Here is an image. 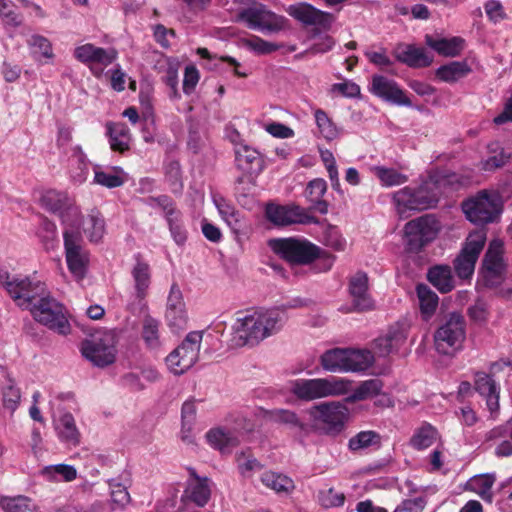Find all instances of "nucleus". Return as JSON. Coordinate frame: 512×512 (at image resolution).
Instances as JSON below:
<instances>
[{
    "instance_id": "58836bf2",
    "label": "nucleus",
    "mask_w": 512,
    "mask_h": 512,
    "mask_svg": "<svg viewBox=\"0 0 512 512\" xmlns=\"http://www.w3.org/2000/svg\"><path fill=\"white\" fill-rule=\"evenodd\" d=\"M416 293L419 302V309L423 320L428 321L434 315L439 298L427 285L419 284L416 287Z\"/></svg>"
},
{
    "instance_id": "c85d7f7f",
    "label": "nucleus",
    "mask_w": 512,
    "mask_h": 512,
    "mask_svg": "<svg viewBox=\"0 0 512 512\" xmlns=\"http://www.w3.org/2000/svg\"><path fill=\"white\" fill-rule=\"evenodd\" d=\"M511 153L499 142L492 141L486 147V155L478 168L483 172H494L504 167L510 160Z\"/></svg>"
},
{
    "instance_id": "423d86ee",
    "label": "nucleus",
    "mask_w": 512,
    "mask_h": 512,
    "mask_svg": "<svg viewBox=\"0 0 512 512\" xmlns=\"http://www.w3.org/2000/svg\"><path fill=\"white\" fill-rule=\"evenodd\" d=\"M0 284L23 310L43 295L46 286L43 282L23 275H11L7 270H0Z\"/></svg>"
},
{
    "instance_id": "1a4fd4ad",
    "label": "nucleus",
    "mask_w": 512,
    "mask_h": 512,
    "mask_svg": "<svg viewBox=\"0 0 512 512\" xmlns=\"http://www.w3.org/2000/svg\"><path fill=\"white\" fill-rule=\"evenodd\" d=\"M505 274L504 244L500 239H494L485 253L478 283L489 288H498L504 283Z\"/></svg>"
},
{
    "instance_id": "37998d69",
    "label": "nucleus",
    "mask_w": 512,
    "mask_h": 512,
    "mask_svg": "<svg viewBox=\"0 0 512 512\" xmlns=\"http://www.w3.org/2000/svg\"><path fill=\"white\" fill-rule=\"evenodd\" d=\"M291 391L301 400L320 398V379H296L291 382Z\"/></svg>"
},
{
    "instance_id": "ea45409f",
    "label": "nucleus",
    "mask_w": 512,
    "mask_h": 512,
    "mask_svg": "<svg viewBox=\"0 0 512 512\" xmlns=\"http://www.w3.org/2000/svg\"><path fill=\"white\" fill-rule=\"evenodd\" d=\"M206 438L210 445L223 453L229 452L239 443V439L235 433L223 428L209 430L206 434Z\"/></svg>"
},
{
    "instance_id": "7ed1b4c3",
    "label": "nucleus",
    "mask_w": 512,
    "mask_h": 512,
    "mask_svg": "<svg viewBox=\"0 0 512 512\" xmlns=\"http://www.w3.org/2000/svg\"><path fill=\"white\" fill-rule=\"evenodd\" d=\"M304 195L310 202L309 208L306 209L296 204L278 205L271 203L266 206V218L276 226L317 223V218L311 213L320 205V179L310 181Z\"/></svg>"
},
{
    "instance_id": "052dcab7",
    "label": "nucleus",
    "mask_w": 512,
    "mask_h": 512,
    "mask_svg": "<svg viewBox=\"0 0 512 512\" xmlns=\"http://www.w3.org/2000/svg\"><path fill=\"white\" fill-rule=\"evenodd\" d=\"M350 383L342 378L330 376L322 378V397L342 395L349 390Z\"/></svg>"
},
{
    "instance_id": "bf43d9fd",
    "label": "nucleus",
    "mask_w": 512,
    "mask_h": 512,
    "mask_svg": "<svg viewBox=\"0 0 512 512\" xmlns=\"http://www.w3.org/2000/svg\"><path fill=\"white\" fill-rule=\"evenodd\" d=\"M21 398L19 388L14 385L12 379L7 378V383L2 387V400L4 408L8 409L10 413H14L17 409Z\"/></svg>"
},
{
    "instance_id": "a19ab883",
    "label": "nucleus",
    "mask_w": 512,
    "mask_h": 512,
    "mask_svg": "<svg viewBox=\"0 0 512 512\" xmlns=\"http://www.w3.org/2000/svg\"><path fill=\"white\" fill-rule=\"evenodd\" d=\"M496 480L495 474L476 475L467 482V489L477 494L482 500L493 501L492 487Z\"/></svg>"
},
{
    "instance_id": "774afa93",
    "label": "nucleus",
    "mask_w": 512,
    "mask_h": 512,
    "mask_svg": "<svg viewBox=\"0 0 512 512\" xmlns=\"http://www.w3.org/2000/svg\"><path fill=\"white\" fill-rule=\"evenodd\" d=\"M200 74L194 65H187L184 70V79L182 89L186 95H190L198 84Z\"/></svg>"
},
{
    "instance_id": "6e6552de",
    "label": "nucleus",
    "mask_w": 512,
    "mask_h": 512,
    "mask_svg": "<svg viewBox=\"0 0 512 512\" xmlns=\"http://www.w3.org/2000/svg\"><path fill=\"white\" fill-rule=\"evenodd\" d=\"M64 250L67 267L77 280H82L89 267L90 254L83 243L79 225L63 231Z\"/></svg>"
},
{
    "instance_id": "4be33fe9",
    "label": "nucleus",
    "mask_w": 512,
    "mask_h": 512,
    "mask_svg": "<svg viewBox=\"0 0 512 512\" xmlns=\"http://www.w3.org/2000/svg\"><path fill=\"white\" fill-rule=\"evenodd\" d=\"M408 330L407 321H399L390 326L385 335L375 340V349L379 356H386L398 350L405 343Z\"/></svg>"
},
{
    "instance_id": "5fc2aeb1",
    "label": "nucleus",
    "mask_w": 512,
    "mask_h": 512,
    "mask_svg": "<svg viewBox=\"0 0 512 512\" xmlns=\"http://www.w3.org/2000/svg\"><path fill=\"white\" fill-rule=\"evenodd\" d=\"M346 349L335 348L322 354V368L333 372H345Z\"/></svg>"
},
{
    "instance_id": "cd10ccee",
    "label": "nucleus",
    "mask_w": 512,
    "mask_h": 512,
    "mask_svg": "<svg viewBox=\"0 0 512 512\" xmlns=\"http://www.w3.org/2000/svg\"><path fill=\"white\" fill-rule=\"evenodd\" d=\"M289 16L298 21L303 28L311 30L314 35L320 32V10L306 2L289 5L286 8Z\"/></svg>"
},
{
    "instance_id": "f8f14e48",
    "label": "nucleus",
    "mask_w": 512,
    "mask_h": 512,
    "mask_svg": "<svg viewBox=\"0 0 512 512\" xmlns=\"http://www.w3.org/2000/svg\"><path fill=\"white\" fill-rule=\"evenodd\" d=\"M465 336L463 317L458 313H451L435 332L436 350L442 354H451L462 347Z\"/></svg>"
},
{
    "instance_id": "4468645a",
    "label": "nucleus",
    "mask_w": 512,
    "mask_h": 512,
    "mask_svg": "<svg viewBox=\"0 0 512 512\" xmlns=\"http://www.w3.org/2000/svg\"><path fill=\"white\" fill-rule=\"evenodd\" d=\"M40 201L43 208L60 217L64 229L79 225V208L66 193L48 190L42 194Z\"/></svg>"
},
{
    "instance_id": "393cba45",
    "label": "nucleus",
    "mask_w": 512,
    "mask_h": 512,
    "mask_svg": "<svg viewBox=\"0 0 512 512\" xmlns=\"http://www.w3.org/2000/svg\"><path fill=\"white\" fill-rule=\"evenodd\" d=\"M348 419V409L340 403L322 402V432L329 435L339 434Z\"/></svg>"
},
{
    "instance_id": "4d7b16f0",
    "label": "nucleus",
    "mask_w": 512,
    "mask_h": 512,
    "mask_svg": "<svg viewBox=\"0 0 512 512\" xmlns=\"http://www.w3.org/2000/svg\"><path fill=\"white\" fill-rule=\"evenodd\" d=\"M322 245L334 250L343 251L346 247V240L336 226L322 225Z\"/></svg>"
},
{
    "instance_id": "13d9d810",
    "label": "nucleus",
    "mask_w": 512,
    "mask_h": 512,
    "mask_svg": "<svg viewBox=\"0 0 512 512\" xmlns=\"http://www.w3.org/2000/svg\"><path fill=\"white\" fill-rule=\"evenodd\" d=\"M322 163L324 164L329 180L331 182L332 188L338 192L340 195H343L344 192L342 190L339 173L336 165V160L332 152L326 150H322Z\"/></svg>"
},
{
    "instance_id": "9d476101",
    "label": "nucleus",
    "mask_w": 512,
    "mask_h": 512,
    "mask_svg": "<svg viewBox=\"0 0 512 512\" xmlns=\"http://www.w3.org/2000/svg\"><path fill=\"white\" fill-rule=\"evenodd\" d=\"M202 338V331L188 333L182 343L166 357V364L172 373L181 375L197 362Z\"/></svg>"
},
{
    "instance_id": "dca6fc26",
    "label": "nucleus",
    "mask_w": 512,
    "mask_h": 512,
    "mask_svg": "<svg viewBox=\"0 0 512 512\" xmlns=\"http://www.w3.org/2000/svg\"><path fill=\"white\" fill-rule=\"evenodd\" d=\"M485 241L486 233L483 230H477L469 234L464 247L454 262V268L458 277L467 279L472 276Z\"/></svg>"
},
{
    "instance_id": "680f3d73",
    "label": "nucleus",
    "mask_w": 512,
    "mask_h": 512,
    "mask_svg": "<svg viewBox=\"0 0 512 512\" xmlns=\"http://www.w3.org/2000/svg\"><path fill=\"white\" fill-rule=\"evenodd\" d=\"M165 178L173 192H180L182 190V173L178 161L172 160L165 165Z\"/></svg>"
},
{
    "instance_id": "338daca9",
    "label": "nucleus",
    "mask_w": 512,
    "mask_h": 512,
    "mask_svg": "<svg viewBox=\"0 0 512 512\" xmlns=\"http://www.w3.org/2000/svg\"><path fill=\"white\" fill-rule=\"evenodd\" d=\"M28 45L34 49V53H39L45 58H52V46L50 41L41 35H32L27 41Z\"/></svg>"
},
{
    "instance_id": "bb28decb",
    "label": "nucleus",
    "mask_w": 512,
    "mask_h": 512,
    "mask_svg": "<svg viewBox=\"0 0 512 512\" xmlns=\"http://www.w3.org/2000/svg\"><path fill=\"white\" fill-rule=\"evenodd\" d=\"M476 391L485 399L487 409L493 418L499 413L500 386L488 374L477 372L474 381Z\"/></svg>"
},
{
    "instance_id": "5701e85b",
    "label": "nucleus",
    "mask_w": 512,
    "mask_h": 512,
    "mask_svg": "<svg viewBox=\"0 0 512 512\" xmlns=\"http://www.w3.org/2000/svg\"><path fill=\"white\" fill-rule=\"evenodd\" d=\"M408 330L407 321H399L390 326L385 335L375 340V349L379 356H386L398 350L405 343Z\"/></svg>"
},
{
    "instance_id": "de8ad7c7",
    "label": "nucleus",
    "mask_w": 512,
    "mask_h": 512,
    "mask_svg": "<svg viewBox=\"0 0 512 512\" xmlns=\"http://www.w3.org/2000/svg\"><path fill=\"white\" fill-rule=\"evenodd\" d=\"M261 482L276 493L289 494L295 487L291 478L272 471L264 472L261 475Z\"/></svg>"
},
{
    "instance_id": "e2e57ef3",
    "label": "nucleus",
    "mask_w": 512,
    "mask_h": 512,
    "mask_svg": "<svg viewBox=\"0 0 512 512\" xmlns=\"http://www.w3.org/2000/svg\"><path fill=\"white\" fill-rule=\"evenodd\" d=\"M382 382L378 379H371L362 382L354 391V400H365L375 397L382 390Z\"/></svg>"
},
{
    "instance_id": "2eb2a0df",
    "label": "nucleus",
    "mask_w": 512,
    "mask_h": 512,
    "mask_svg": "<svg viewBox=\"0 0 512 512\" xmlns=\"http://www.w3.org/2000/svg\"><path fill=\"white\" fill-rule=\"evenodd\" d=\"M237 21L245 23L253 30L274 32L282 28L284 18L277 16L261 3H253L238 12Z\"/></svg>"
},
{
    "instance_id": "aec40b11",
    "label": "nucleus",
    "mask_w": 512,
    "mask_h": 512,
    "mask_svg": "<svg viewBox=\"0 0 512 512\" xmlns=\"http://www.w3.org/2000/svg\"><path fill=\"white\" fill-rule=\"evenodd\" d=\"M305 415V422H301L293 411L285 409L270 411V417L275 422L298 426L305 432H309L310 429L317 430L320 424V404H314L309 410L305 411Z\"/></svg>"
},
{
    "instance_id": "864d4df0",
    "label": "nucleus",
    "mask_w": 512,
    "mask_h": 512,
    "mask_svg": "<svg viewBox=\"0 0 512 512\" xmlns=\"http://www.w3.org/2000/svg\"><path fill=\"white\" fill-rule=\"evenodd\" d=\"M437 437V430L430 424L425 423L415 430L410 439V444L417 450H424L433 445Z\"/></svg>"
},
{
    "instance_id": "a878e982",
    "label": "nucleus",
    "mask_w": 512,
    "mask_h": 512,
    "mask_svg": "<svg viewBox=\"0 0 512 512\" xmlns=\"http://www.w3.org/2000/svg\"><path fill=\"white\" fill-rule=\"evenodd\" d=\"M349 294L355 310L368 311L374 308V301L368 292V276L366 273L358 271L350 277Z\"/></svg>"
},
{
    "instance_id": "0eeeda50",
    "label": "nucleus",
    "mask_w": 512,
    "mask_h": 512,
    "mask_svg": "<svg viewBox=\"0 0 512 512\" xmlns=\"http://www.w3.org/2000/svg\"><path fill=\"white\" fill-rule=\"evenodd\" d=\"M271 249L292 265H308L320 257V248L305 238H278L269 242Z\"/></svg>"
},
{
    "instance_id": "49530a36",
    "label": "nucleus",
    "mask_w": 512,
    "mask_h": 512,
    "mask_svg": "<svg viewBox=\"0 0 512 512\" xmlns=\"http://www.w3.org/2000/svg\"><path fill=\"white\" fill-rule=\"evenodd\" d=\"M212 200L221 218L227 223V225L233 230H238L240 228L239 211L220 195H213Z\"/></svg>"
},
{
    "instance_id": "8fccbe9b",
    "label": "nucleus",
    "mask_w": 512,
    "mask_h": 512,
    "mask_svg": "<svg viewBox=\"0 0 512 512\" xmlns=\"http://www.w3.org/2000/svg\"><path fill=\"white\" fill-rule=\"evenodd\" d=\"M41 475L48 481L51 482H60L66 481L70 482L76 479L77 471L76 468L72 465L67 464H56L45 466L41 470Z\"/></svg>"
},
{
    "instance_id": "3c124183",
    "label": "nucleus",
    "mask_w": 512,
    "mask_h": 512,
    "mask_svg": "<svg viewBox=\"0 0 512 512\" xmlns=\"http://www.w3.org/2000/svg\"><path fill=\"white\" fill-rule=\"evenodd\" d=\"M130 482L128 473H123L118 478L108 480L113 503L124 507L130 502V495L127 491V484Z\"/></svg>"
},
{
    "instance_id": "4c0bfd02",
    "label": "nucleus",
    "mask_w": 512,
    "mask_h": 512,
    "mask_svg": "<svg viewBox=\"0 0 512 512\" xmlns=\"http://www.w3.org/2000/svg\"><path fill=\"white\" fill-rule=\"evenodd\" d=\"M373 362L374 356L368 350L346 349L345 372H364Z\"/></svg>"
},
{
    "instance_id": "e433bc0d",
    "label": "nucleus",
    "mask_w": 512,
    "mask_h": 512,
    "mask_svg": "<svg viewBox=\"0 0 512 512\" xmlns=\"http://www.w3.org/2000/svg\"><path fill=\"white\" fill-rule=\"evenodd\" d=\"M55 428L62 442L72 446H77L80 443V432L71 413L61 415L56 421Z\"/></svg>"
},
{
    "instance_id": "c9c22d12",
    "label": "nucleus",
    "mask_w": 512,
    "mask_h": 512,
    "mask_svg": "<svg viewBox=\"0 0 512 512\" xmlns=\"http://www.w3.org/2000/svg\"><path fill=\"white\" fill-rule=\"evenodd\" d=\"M107 134L109 136V144L113 151L124 153L130 149V130L123 123L107 124Z\"/></svg>"
},
{
    "instance_id": "a18cd8bd",
    "label": "nucleus",
    "mask_w": 512,
    "mask_h": 512,
    "mask_svg": "<svg viewBox=\"0 0 512 512\" xmlns=\"http://www.w3.org/2000/svg\"><path fill=\"white\" fill-rule=\"evenodd\" d=\"M160 321L150 314H146L142 320L141 336L146 346L150 349L160 347Z\"/></svg>"
},
{
    "instance_id": "603ef678",
    "label": "nucleus",
    "mask_w": 512,
    "mask_h": 512,
    "mask_svg": "<svg viewBox=\"0 0 512 512\" xmlns=\"http://www.w3.org/2000/svg\"><path fill=\"white\" fill-rule=\"evenodd\" d=\"M371 172L379 179L383 187L400 186L408 181V176L394 168L373 166Z\"/></svg>"
},
{
    "instance_id": "a211bd4d",
    "label": "nucleus",
    "mask_w": 512,
    "mask_h": 512,
    "mask_svg": "<svg viewBox=\"0 0 512 512\" xmlns=\"http://www.w3.org/2000/svg\"><path fill=\"white\" fill-rule=\"evenodd\" d=\"M369 91L376 97L399 106H411V101L396 81L383 75H373Z\"/></svg>"
},
{
    "instance_id": "7c9ffc66",
    "label": "nucleus",
    "mask_w": 512,
    "mask_h": 512,
    "mask_svg": "<svg viewBox=\"0 0 512 512\" xmlns=\"http://www.w3.org/2000/svg\"><path fill=\"white\" fill-rule=\"evenodd\" d=\"M74 57L85 64L99 63L108 66L115 60L116 52L113 49H104L87 43L75 48Z\"/></svg>"
},
{
    "instance_id": "c03bdc74",
    "label": "nucleus",
    "mask_w": 512,
    "mask_h": 512,
    "mask_svg": "<svg viewBox=\"0 0 512 512\" xmlns=\"http://www.w3.org/2000/svg\"><path fill=\"white\" fill-rule=\"evenodd\" d=\"M428 280L441 292H449L454 287L452 272L449 266H435L428 271Z\"/></svg>"
},
{
    "instance_id": "f03ea898",
    "label": "nucleus",
    "mask_w": 512,
    "mask_h": 512,
    "mask_svg": "<svg viewBox=\"0 0 512 512\" xmlns=\"http://www.w3.org/2000/svg\"><path fill=\"white\" fill-rule=\"evenodd\" d=\"M287 321V314L279 308L257 310L237 318L233 330L241 345L254 346L277 334Z\"/></svg>"
},
{
    "instance_id": "6e6d98bb",
    "label": "nucleus",
    "mask_w": 512,
    "mask_h": 512,
    "mask_svg": "<svg viewBox=\"0 0 512 512\" xmlns=\"http://www.w3.org/2000/svg\"><path fill=\"white\" fill-rule=\"evenodd\" d=\"M165 319L168 327L173 333H179L187 328L188 315L186 306L166 309Z\"/></svg>"
},
{
    "instance_id": "f704fd0d",
    "label": "nucleus",
    "mask_w": 512,
    "mask_h": 512,
    "mask_svg": "<svg viewBox=\"0 0 512 512\" xmlns=\"http://www.w3.org/2000/svg\"><path fill=\"white\" fill-rule=\"evenodd\" d=\"M471 72L472 69L467 61H452L441 65L435 71V75L443 82L455 83L469 75Z\"/></svg>"
},
{
    "instance_id": "0e129e2a",
    "label": "nucleus",
    "mask_w": 512,
    "mask_h": 512,
    "mask_svg": "<svg viewBox=\"0 0 512 512\" xmlns=\"http://www.w3.org/2000/svg\"><path fill=\"white\" fill-rule=\"evenodd\" d=\"M237 466L239 472L244 477H250L254 471H259L262 468L260 462L250 453L246 452H241L237 455Z\"/></svg>"
},
{
    "instance_id": "9b49d317",
    "label": "nucleus",
    "mask_w": 512,
    "mask_h": 512,
    "mask_svg": "<svg viewBox=\"0 0 512 512\" xmlns=\"http://www.w3.org/2000/svg\"><path fill=\"white\" fill-rule=\"evenodd\" d=\"M403 231L408 249L419 251L437 237L440 224L434 216L424 215L407 222Z\"/></svg>"
},
{
    "instance_id": "ddd939ff",
    "label": "nucleus",
    "mask_w": 512,
    "mask_h": 512,
    "mask_svg": "<svg viewBox=\"0 0 512 512\" xmlns=\"http://www.w3.org/2000/svg\"><path fill=\"white\" fill-rule=\"evenodd\" d=\"M116 336L113 331H103L86 340L81 347L82 355L94 365L105 367L115 361Z\"/></svg>"
},
{
    "instance_id": "69168bd1",
    "label": "nucleus",
    "mask_w": 512,
    "mask_h": 512,
    "mask_svg": "<svg viewBox=\"0 0 512 512\" xmlns=\"http://www.w3.org/2000/svg\"><path fill=\"white\" fill-rule=\"evenodd\" d=\"M0 505L5 512H33L30 500L22 496L3 498Z\"/></svg>"
},
{
    "instance_id": "09e8293b",
    "label": "nucleus",
    "mask_w": 512,
    "mask_h": 512,
    "mask_svg": "<svg viewBox=\"0 0 512 512\" xmlns=\"http://www.w3.org/2000/svg\"><path fill=\"white\" fill-rule=\"evenodd\" d=\"M381 436L373 430H365L357 433L348 441V449L352 452H359L372 447H379Z\"/></svg>"
},
{
    "instance_id": "2f4dec72",
    "label": "nucleus",
    "mask_w": 512,
    "mask_h": 512,
    "mask_svg": "<svg viewBox=\"0 0 512 512\" xmlns=\"http://www.w3.org/2000/svg\"><path fill=\"white\" fill-rule=\"evenodd\" d=\"M424 40L429 48L444 57H456L465 47V40L458 36L445 38L426 34Z\"/></svg>"
},
{
    "instance_id": "f257e3e1",
    "label": "nucleus",
    "mask_w": 512,
    "mask_h": 512,
    "mask_svg": "<svg viewBox=\"0 0 512 512\" xmlns=\"http://www.w3.org/2000/svg\"><path fill=\"white\" fill-rule=\"evenodd\" d=\"M448 182L439 172L431 173L419 186H406L392 194V204L397 215L408 218L413 212L432 208L438 202L442 187Z\"/></svg>"
},
{
    "instance_id": "6ab92c4d",
    "label": "nucleus",
    "mask_w": 512,
    "mask_h": 512,
    "mask_svg": "<svg viewBox=\"0 0 512 512\" xmlns=\"http://www.w3.org/2000/svg\"><path fill=\"white\" fill-rule=\"evenodd\" d=\"M236 168L249 178H256L265 168L263 156L259 151L247 144L235 146Z\"/></svg>"
},
{
    "instance_id": "72a5a7b5",
    "label": "nucleus",
    "mask_w": 512,
    "mask_h": 512,
    "mask_svg": "<svg viewBox=\"0 0 512 512\" xmlns=\"http://www.w3.org/2000/svg\"><path fill=\"white\" fill-rule=\"evenodd\" d=\"M127 180V174L119 166L102 169L99 165L94 167V182L103 187L112 189L122 186Z\"/></svg>"
},
{
    "instance_id": "79ce46f5",
    "label": "nucleus",
    "mask_w": 512,
    "mask_h": 512,
    "mask_svg": "<svg viewBox=\"0 0 512 512\" xmlns=\"http://www.w3.org/2000/svg\"><path fill=\"white\" fill-rule=\"evenodd\" d=\"M194 479L191 480L185 490V496L193 501L200 507H203L207 504L210 498V488L207 483V478H199L195 475V472H192Z\"/></svg>"
},
{
    "instance_id": "b1692460",
    "label": "nucleus",
    "mask_w": 512,
    "mask_h": 512,
    "mask_svg": "<svg viewBox=\"0 0 512 512\" xmlns=\"http://www.w3.org/2000/svg\"><path fill=\"white\" fill-rule=\"evenodd\" d=\"M397 61L412 68L428 67L433 62V56L423 47L408 43H398L393 49Z\"/></svg>"
},
{
    "instance_id": "412c9836",
    "label": "nucleus",
    "mask_w": 512,
    "mask_h": 512,
    "mask_svg": "<svg viewBox=\"0 0 512 512\" xmlns=\"http://www.w3.org/2000/svg\"><path fill=\"white\" fill-rule=\"evenodd\" d=\"M408 330L407 321H399L390 326L385 335L375 340V349L379 356H386L398 350L405 343Z\"/></svg>"
},
{
    "instance_id": "473e14b6",
    "label": "nucleus",
    "mask_w": 512,
    "mask_h": 512,
    "mask_svg": "<svg viewBox=\"0 0 512 512\" xmlns=\"http://www.w3.org/2000/svg\"><path fill=\"white\" fill-rule=\"evenodd\" d=\"M81 228L91 242H99L105 233V221L102 214L95 208L86 217L79 212V231Z\"/></svg>"
},
{
    "instance_id": "f3484780",
    "label": "nucleus",
    "mask_w": 512,
    "mask_h": 512,
    "mask_svg": "<svg viewBox=\"0 0 512 512\" xmlns=\"http://www.w3.org/2000/svg\"><path fill=\"white\" fill-rule=\"evenodd\" d=\"M147 203L151 207H159L164 212L171 236L176 244L183 245L187 240V231L183 225L182 213L176 208L173 199L167 195L150 197Z\"/></svg>"
},
{
    "instance_id": "20e7f679",
    "label": "nucleus",
    "mask_w": 512,
    "mask_h": 512,
    "mask_svg": "<svg viewBox=\"0 0 512 512\" xmlns=\"http://www.w3.org/2000/svg\"><path fill=\"white\" fill-rule=\"evenodd\" d=\"M27 310L30 311L36 322L49 330L62 336L70 334L71 325L66 307L52 297L46 289L43 295L39 296Z\"/></svg>"
},
{
    "instance_id": "39448f33",
    "label": "nucleus",
    "mask_w": 512,
    "mask_h": 512,
    "mask_svg": "<svg viewBox=\"0 0 512 512\" xmlns=\"http://www.w3.org/2000/svg\"><path fill=\"white\" fill-rule=\"evenodd\" d=\"M462 210L471 223H493L502 212V201L497 192L482 190L463 201Z\"/></svg>"
},
{
    "instance_id": "c756f323",
    "label": "nucleus",
    "mask_w": 512,
    "mask_h": 512,
    "mask_svg": "<svg viewBox=\"0 0 512 512\" xmlns=\"http://www.w3.org/2000/svg\"><path fill=\"white\" fill-rule=\"evenodd\" d=\"M135 264L131 270L134 283V296L142 304L151 284L150 265L142 260L140 254L135 255Z\"/></svg>"
}]
</instances>
